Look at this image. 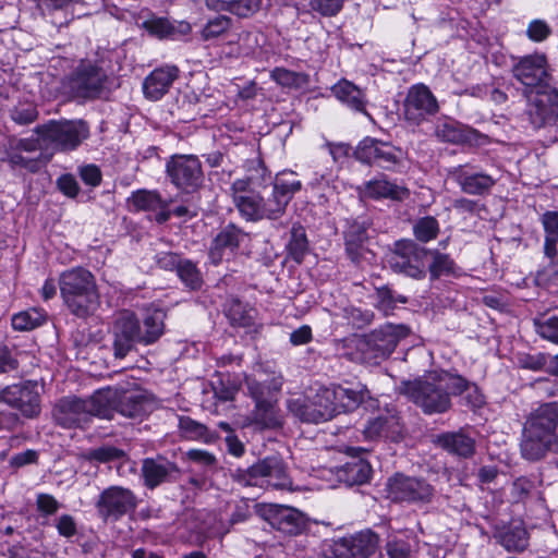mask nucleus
I'll return each instance as SVG.
<instances>
[{"mask_svg":"<svg viewBox=\"0 0 558 558\" xmlns=\"http://www.w3.org/2000/svg\"><path fill=\"white\" fill-rule=\"evenodd\" d=\"M258 175L238 179L231 184L233 203L247 221L280 220L302 183L293 172L281 173L272 179L264 166L256 169Z\"/></svg>","mask_w":558,"mask_h":558,"instance_id":"1","label":"nucleus"},{"mask_svg":"<svg viewBox=\"0 0 558 558\" xmlns=\"http://www.w3.org/2000/svg\"><path fill=\"white\" fill-rule=\"evenodd\" d=\"M166 313L156 310L147 314L141 325L137 316L124 311L114 319L110 335L113 356L122 360L130 352L136 350L137 344L148 345L155 343L165 331Z\"/></svg>","mask_w":558,"mask_h":558,"instance_id":"2","label":"nucleus"},{"mask_svg":"<svg viewBox=\"0 0 558 558\" xmlns=\"http://www.w3.org/2000/svg\"><path fill=\"white\" fill-rule=\"evenodd\" d=\"M548 452L558 453V403L539 405L523 425L521 457L530 462L543 460Z\"/></svg>","mask_w":558,"mask_h":558,"instance_id":"3","label":"nucleus"},{"mask_svg":"<svg viewBox=\"0 0 558 558\" xmlns=\"http://www.w3.org/2000/svg\"><path fill=\"white\" fill-rule=\"evenodd\" d=\"M109 74L104 57L82 59L63 78L66 95L77 102L94 101L108 96Z\"/></svg>","mask_w":558,"mask_h":558,"instance_id":"4","label":"nucleus"},{"mask_svg":"<svg viewBox=\"0 0 558 558\" xmlns=\"http://www.w3.org/2000/svg\"><path fill=\"white\" fill-rule=\"evenodd\" d=\"M410 335L405 325L387 323L356 338L355 349L363 363L377 365L388 359L401 340Z\"/></svg>","mask_w":558,"mask_h":558,"instance_id":"5","label":"nucleus"},{"mask_svg":"<svg viewBox=\"0 0 558 558\" xmlns=\"http://www.w3.org/2000/svg\"><path fill=\"white\" fill-rule=\"evenodd\" d=\"M397 390L428 415L446 413L452 407L450 393H447L437 376L402 380Z\"/></svg>","mask_w":558,"mask_h":558,"instance_id":"6","label":"nucleus"},{"mask_svg":"<svg viewBox=\"0 0 558 558\" xmlns=\"http://www.w3.org/2000/svg\"><path fill=\"white\" fill-rule=\"evenodd\" d=\"M230 477L243 486L266 484L276 489H286L291 485L286 463L278 456L266 457L246 469H230Z\"/></svg>","mask_w":558,"mask_h":558,"instance_id":"7","label":"nucleus"},{"mask_svg":"<svg viewBox=\"0 0 558 558\" xmlns=\"http://www.w3.org/2000/svg\"><path fill=\"white\" fill-rule=\"evenodd\" d=\"M105 396L97 393L89 399L63 398L53 411L58 425L65 428H85L93 416L109 417Z\"/></svg>","mask_w":558,"mask_h":558,"instance_id":"8","label":"nucleus"},{"mask_svg":"<svg viewBox=\"0 0 558 558\" xmlns=\"http://www.w3.org/2000/svg\"><path fill=\"white\" fill-rule=\"evenodd\" d=\"M526 108L524 114L535 129L554 131L553 141H558V89L545 86L541 89H525Z\"/></svg>","mask_w":558,"mask_h":558,"instance_id":"9","label":"nucleus"},{"mask_svg":"<svg viewBox=\"0 0 558 558\" xmlns=\"http://www.w3.org/2000/svg\"><path fill=\"white\" fill-rule=\"evenodd\" d=\"M43 137L46 148L61 151L77 148L89 136V126L83 120H51L34 129Z\"/></svg>","mask_w":558,"mask_h":558,"instance_id":"10","label":"nucleus"},{"mask_svg":"<svg viewBox=\"0 0 558 558\" xmlns=\"http://www.w3.org/2000/svg\"><path fill=\"white\" fill-rule=\"evenodd\" d=\"M388 497L400 504L428 505L434 500L435 487L424 477L395 473L387 480Z\"/></svg>","mask_w":558,"mask_h":558,"instance_id":"11","label":"nucleus"},{"mask_svg":"<svg viewBox=\"0 0 558 558\" xmlns=\"http://www.w3.org/2000/svg\"><path fill=\"white\" fill-rule=\"evenodd\" d=\"M428 257L429 250L412 240H399L393 244L388 263L397 274H403L413 279H423L426 276Z\"/></svg>","mask_w":558,"mask_h":558,"instance_id":"12","label":"nucleus"},{"mask_svg":"<svg viewBox=\"0 0 558 558\" xmlns=\"http://www.w3.org/2000/svg\"><path fill=\"white\" fill-rule=\"evenodd\" d=\"M166 174L185 194L196 193L204 183L202 162L195 155H172L166 162Z\"/></svg>","mask_w":558,"mask_h":558,"instance_id":"13","label":"nucleus"},{"mask_svg":"<svg viewBox=\"0 0 558 558\" xmlns=\"http://www.w3.org/2000/svg\"><path fill=\"white\" fill-rule=\"evenodd\" d=\"M257 514L278 532L298 536L310 530V518L299 509L278 504L257 505Z\"/></svg>","mask_w":558,"mask_h":558,"instance_id":"14","label":"nucleus"},{"mask_svg":"<svg viewBox=\"0 0 558 558\" xmlns=\"http://www.w3.org/2000/svg\"><path fill=\"white\" fill-rule=\"evenodd\" d=\"M289 411L305 423L318 424L337 415L329 387L319 388L313 397L291 400Z\"/></svg>","mask_w":558,"mask_h":558,"instance_id":"15","label":"nucleus"},{"mask_svg":"<svg viewBox=\"0 0 558 558\" xmlns=\"http://www.w3.org/2000/svg\"><path fill=\"white\" fill-rule=\"evenodd\" d=\"M374 232L373 219L367 215L347 220L343 231L344 248L353 264L361 265L372 254L368 244Z\"/></svg>","mask_w":558,"mask_h":558,"instance_id":"16","label":"nucleus"},{"mask_svg":"<svg viewBox=\"0 0 558 558\" xmlns=\"http://www.w3.org/2000/svg\"><path fill=\"white\" fill-rule=\"evenodd\" d=\"M403 118L409 125L418 126L439 112V104L424 84L411 86L403 100Z\"/></svg>","mask_w":558,"mask_h":558,"instance_id":"17","label":"nucleus"},{"mask_svg":"<svg viewBox=\"0 0 558 558\" xmlns=\"http://www.w3.org/2000/svg\"><path fill=\"white\" fill-rule=\"evenodd\" d=\"M138 500L130 488L112 485L105 488L95 504L99 518L104 521H118L128 513L134 512Z\"/></svg>","mask_w":558,"mask_h":558,"instance_id":"18","label":"nucleus"},{"mask_svg":"<svg viewBox=\"0 0 558 558\" xmlns=\"http://www.w3.org/2000/svg\"><path fill=\"white\" fill-rule=\"evenodd\" d=\"M0 403L19 411L25 418H36L41 411L38 384L26 380L7 386L0 391Z\"/></svg>","mask_w":558,"mask_h":558,"instance_id":"19","label":"nucleus"},{"mask_svg":"<svg viewBox=\"0 0 558 558\" xmlns=\"http://www.w3.org/2000/svg\"><path fill=\"white\" fill-rule=\"evenodd\" d=\"M401 148L374 137L363 138L353 150V157L368 166L392 169L401 160Z\"/></svg>","mask_w":558,"mask_h":558,"instance_id":"20","label":"nucleus"},{"mask_svg":"<svg viewBox=\"0 0 558 558\" xmlns=\"http://www.w3.org/2000/svg\"><path fill=\"white\" fill-rule=\"evenodd\" d=\"M512 73L526 89L550 86L549 64L545 53L535 52L519 58L512 66Z\"/></svg>","mask_w":558,"mask_h":558,"instance_id":"21","label":"nucleus"},{"mask_svg":"<svg viewBox=\"0 0 558 558\" xmlns=\"http://www.w3.org/2000/svg\"><path fill=\"white\" fill-rule=\"evenodd\" d=\"M141 477L147 489H155L165 484L175 483L181 477V470L175 462L158 454L142 460Z\"/></svg>","mask_w":558,"mask_h":558,"instance_id":"22","label":"nucleus"},{"mask_svg":"<svg viewBox=\"0 0 558 558\" xmlns=\"http://www.w3.org/2000/svg\"><path fill=\"white\" fill-rule=\"evenodd\" d=\"M379 537L367 530L341 537L331 545L332 558H368L377 549Z\"/></svg>","mask_w":558,"mask_h":558,"instance_id":"23","label":"nucleus"},{"mask_svg":"<svg viewBox=\"0 0 558 558\" xmlns=\"http://www.w3.org/2000/svg\"><path fill=\"white\" fill-rule=\"evenodd\" d=\"M450 174L463 193L476 196L490 194L498 181V178L493 174L483 172L469 163L454 167Z\"/></svg>","mask_w":558,"mask_h":558,"instance_id":"24","label":"nucleus"},{"mask_svg":"<svg viewBox=\"0 0 558 558\" xmlns=\"http://www.w3.org/2000/svg\"><path fill=\"white\" fill-rule=\"evenodd\" d=\"M493 538L509 553H522L530 544V534L523 521H499L493 525Z\"/></svg>","mask_w":558,"mask_h":558,"instance_id":"25","label":"nucleus"},{"mask_svg":"<svg viewBox=\"0 0 558 558\" xmlns=\"http://www.w3.org/2000/svg\"><path fill=\"white\" fill-rule=\"evenodd\" d=\"M434 445L461 460L472 459L476 453V440L466 428L444 432L435 436Z\"/></svg>","mask_w":558,"mask_h":558,"instance_id":"26","label":"nucleus"},{"mask_svg":"<svg viewBox=\"0 0 558 558\" xmlns=\"http://www.w3.org/2000/svg\"><path fill=\"white\" fill-rule=\"evenodd\" d=\"M244 385L250 398L255 404L278 400L282 387V377L272 373L268 376L265 372L245 376Z\"/></svg>","mask_w":558,"mask_h":558,"instance_id":"27","label":"nucleus"},{"mask_svg":"<svg viewBox=\"0 0 558 558\" xmlns=\"http://www.w3.org/2000/svg\"><path fill=\"white\" fill-rule=\"evenodd\" d=\"M363 433L369 440L385 439L398 442L403 437V425L396 412L387 411L385 414L371 418Z\"/></svg>","mask_w":558,"mask_h":558,"instance_id":"28","label":"nucleus"},{"mask_svg":"<svg viewBox=\"0 0 558 558\" xmlns=\"http://www.w3.org/2000/svg\"><path fill=\"white\" fill-rule=\"evenodd\" d=\"M179 74L180 70L177 65H165L155 69L143 82L145 97L154 101L161 99L179 77Z\"/></svg>","mask_w":558,"mask_h":558,"instance_id":"29","label":"nucleus"},{"mask_svg":"<svg viewBox=\"0 0 558 558\" xmlns=\"http://www.w3.org/2000/svg\"><path fill=\"white\" fill-rule=\"evenodd\" d=\"M435 135L441 142L450 144L477 143L481 134L473 128L464 125L453 119H439L435 126Z\"/></svg>","mask_w":558,"mask_h":558,"instance_id":"30","label":"nucleus"},{"mask_svg":"<svg viewBox=\"0 0 558 558\" xmlns=\"http://www.w3.org/2000/svg\"><path fill=\"white\" fill-rule=\"evenodd\" d=\"M59 286L63 300L97 289L95 277L83 267L64 271L60 276Z\"/></svg>","mask_w":558,"mask_h":558,"instance_id":"31","label":"nucleus"},{"mask_svg":"<svg viewBox=\"0 0 558 558\" xmlns=\"http://www.w3.org/2000/svg\"><path fill=\"white\" fill-rule=\"evenodd\" d=\"M245 236L246 233L234 223H228L222 227L214 238L209 248L211 262L218 264L221 262L226 251L230 253L236 251Z\"/></svg>","mask_w":558,"mask_h":558,"instance_id":"32","label":"nucleus"},{"mask_svg":"<svg viewBox=\"0 0 558 558\" xmlns=\"http://www.w3.org/2000/svg\"><path fill=\"white\" fill-rule=\"evenodd\" d=\"M82 459L92 464L118 462L117 471L119 473L125 463H132L130 470L131 472H135V462L131 461L129 453L122 448L111 444H104L84 451Z\"/></svg>","mask_w":558,"mask_h":558,"instance_id":"33","label":"nucleus"},{"mask_svg":"<svg viewBox=\"0 0 558 558\" xmlns=\"http://www.w3.org/2000/svg\"><path fill=\"white\" fill-rule=\"evenodd\" d=\"M372 473L369 462L361 457H351L350 461L336 469L339 482L347 486H360L368 483Z\"/></svg>","mask_w":558,"mask_h":558,"instance_id":"34","label":"nucleus"},{"mask_svg":"<svg viewBox=\"0 0 558 558\" xmlns=\"http://www.w3.org/2000/svg\"><path fill=\"white\" fill-rule=\"evenodd\" d=\"M363 193L364 196L372 199L389 198L397 202H402L410 196L408 187L387 180L384 174L365 182Z\"/></svg>","mask_w":558,"mask_h":558,"instance_id":"35","label":"nucleus"},{"mask_svg":"<svg viewBox=\"0 0 558 558\" xmlns=\"http://www.w3.org/2000/svg\"><path fill=\"white\" fill-rule=\"evenodd\" d=\"M225 314L234 327L247 328L248 332L257 333L262 325L255 324L256 310L250 307L238 298L229 299L225 304Z\"/></svg>","mask_w":558,"mask_h":558,"instance_id":"36","label":"nucleus"},{"mask_svg":"<svg viewBox=\"0 0 558 558\" xmlns=\"http://www.w3.org/2000/svg\"><path fill=\"white\" fill-rule=\"evenodd\" d=\"M336 413L341 411H353L369 397V391L363 385H356L354 388H347L340 385L329 387Z\"/></svg>","mask_w":558,"mask_h":558,"instance_id":"37","label":"nucleus"},{"mask_svg":"<svg viewBox=\"0 0 558 558\" xmlns=\"http://www.w3.org/2000/svg\"><path fill=\"white\" fill-rule=\"evenodd\" d=\"M331 92L340 102L350 109L368 116L366 111L367 99L365 93L350 81H339L332 86Z\"/></svg>","mask_w":558,"mask_h":558,"instance_id":"38","label":"nucleus"},{"mask_svg":"<svg viewBox=\"0 0 558 558\" xmlns=\"http://www.w3.org/2000/svg\"><path fill=\"white\" fill-rule=\"evenodd\" d=\"M142 27L159 39L174 38L177 35H186L191 32V25L187 22L172 23L167 17L157 16L144 21Z\"/></svg>","mask_w":558,"mask_h":558,"instance_id":"39","label":"nucleus"},{"mask_svg":"<svg viewBox=\"0 0 558 558\" xmlns=\"http://www.w3.org/2000/svg\"><path fill=\"white\" fill-rule=\"evenodd\" d=\"M543 480H533L529 476L517 477L510 488V496L514 504H525L530 500H535L541 504L545 502L543 493L538 489L542 486Z\"/></svg>","mask_w":558,"mask_h":558,"instance_id":"40","label":"nucleus"},{"mask_svg":"<svg viewBox=\"0 0 558 558\" xmlns=\"http://www.w3.org/2000/svg\"><path fill=\"white\" fill-rule=\"evenodd\" d=\"M251 422L259 429H275L282 426V416L278 400L255 404L251 412Z\"/></svg>","mask_w":558,"mask_h":558,"instance_id":"41","label":"nucleus"},{"mask_svg":"<svg viewBox=\"0 0 558 558\" xmlns=\"http://www.w3.org/2000/svg\"><path fill=\"white\" fill-rule=\"evenodd\" d=\"M63 301L70 312L80 318H86L93 315L100 304L97 289L64 299Z\"/></svg>","mask_w":558,"mask_h":558,"instance_id":"42","label":"nucleus"},{"mask_svg":"<svg viewBox=\"0 0 558 558\" xmlns=\"http://www.w3.org/2000/svg\"><path fill=\"white\" fill-rule=\"evenodd\" d=\"M178 428L180 435L185 439L210 444L217 438L216 433L210 430L205 424L186 415L179 416Z\"/></svg>","mask_w":558,"mask_h":558,"instance_id":"43","label":"nucleus"},{"mask_svg":"<svg viewBox=\"0 0 558 558\" xmlns=\"http://www.w3.org/2000/svg\"><path fill=\"white\" fill-rule=\"evenodd\" d=\"M147 400L137 391H125L118 397L116 410L130 418L141 417L146 412Z\"/></svg>","mask_w":558,"mask_h":558,"instance_id":"44","label":"nucleus"},{"mask_svg":"<svg viewBox=\"0 0 558 558\" xmlns=\"http://www.w3.org/2000/svg\"><path fill=\"white\" fill-rule=\"evenodd\" d=\"M288 256L301 264L310 250L306 231L300 223H294L290 230V236L286 244Z\"/></svg>","mask_w":558,"mask_h":558,"instance_id":"45","label":"nucleus"},{"mask_svg":"<svg viewBox=\"0 0 558 558\" xmlns=\"http://www.w3.org/2000/svg\"><path fill=\"white\" fill-rule=\"evenodd\" d=\"M128 203L135 210L155 211L159 207H165L167 201L163 199L158 191L137 190L128 198Z\"/></svg>","mask_w":558,"mask_h":558,"instance_id":"46","label":"nucleus"},{"mask_svg":"<svg viewBox=\"0 0 558 558\" xmlns=\"http://www.w3.org/2000/svg\"><path fill=\"white\" fill-rule=\"evenodd\" d=\"M271 80L284 88L303 89L310 84V75L304 72H295L286 68H275L270 73Z\"/></svg>","mask_w":558,"mask_h":558,"instance_id":"47","label":"nucleus"},{"mask_svg":"<svg viewBox=\"0 0 558 558\" xmlns=\"http://www.w3.org/2000/svg\"><path fill=\"white\" fill-rule=\"evenodd\" d=\"M177 275L184 284L191 291H198L204 284V279L197 265L191 259L184 258L177 270Z\"/></svg>","mask_w":558,"mask_h":558,"instance_id":"48","label":"nucleus"},{"mask_svg":"<svg viewBox=\"0 0 558 558\" xmlns=\"http://www.w3.org/2000/svg\"><path fill=\"white\" fill-rule=\"evenodd\" d=\"M45 319L46 315L41 311L29 308L14 314L11 318V325L15 330L27 331L43 325Z\"/></svg>","mask_w":558,"mask_h":558,"instance_id":"49","label":"nucleus"},{"mask_svg":"<svg viewBox=\"0 0 558 558\" xmlns=\"http://www.w3.org/2000/svg\"><path fill=\"white\" fill-rule=\"evenodd\" d=\"M557 242L558 238L545 236L544 253L550 262L546 267L537 271L536 279L539 281H549L558 275V259H555L558 254Z\"/></svg>","mask_w":558,"mask_h":558,"instance_id":"50","label":"nucleus"},{"mask_svg":"<svg viewBox=\"0 0 558 558\" xmlns=\"http://www.w3.org/2000/svg\"><path fill=\"white\" fill-rule=\"evenodd\" d=\"M210 386L215 397L220 401L233 400L238 392L236 385L230 380L229 374L216 373L213 375Z\"/></svg>","mask_w":558,"mask_h":558,"instance_id":"51","label":"nucleus"},{"mask_svg":"<svg viewBox=\"0 0 558 558\" xmlns=\"http://www.w3.org/2000/svg\"><path fill=\"white\" fill-rule=\"evenodd\" d=\"M430 263L428 265V271L432 280H436L441 276H448L452 272L454 262L453 259L445 253H440L439 251H429Z\"/></svg>","mask_w":558,"mask_h":558,"instance_id":"52","label":"nucleus"},{"mask_svg":"<svg viewBox=\"0 0 558 558\" xmlns=\"http://www.w3.org/2000/svg\"><path fill=\"white\" fill-rule=\"evenodd\" d=\"M534 327L543 339L558 344V313L550 316L542 315L535 318Z\"/></svg>","mask_w":558,"mask_h":558,"instance_id":"53","label":"nucleus"},{"mask_svg":"<svg viewBox=\"0 0 558 558\" xmlns=\"http://www.w3.org/2000/svg\"><path fill=\"white\" fill-rule=\"evenodd\" d=\"M413 233L417 241L426 243L437 238L439 223L435 217L420 218L413 226Z\"/></svg>","mask_w":558,"mask_h":558,"instance_id":"54","label":"nucleus"},{"mask_svg":"<svg viewBox=\"0 0 558 558\" xmlns=\"http://www.w3.org/2000/svg\"><path fill=\"white\" fill-rule=\"evenodd\" d=\"M437 378L447 393H450V397L464 395L470 383V380L462 375L452 372H444L441 375L437 376Z\"/></svg>","mask_w":558,"mask_h":558,"instance_id":"55","label":"nucleus"},{"mask_svg":"<svg viewBox=\"0 0 558 558\" xmlns=\"http://www.w3.org/2000/svg\"><path fill=\"white\" fill-rule=\"evenodd\" d=\"M231 26L232 20L229 16L218 15L205 24L201 36L204 40H213L227 33Z\"/></svg>","mask_w":558,"mask_h":558,"instance_id":"56","label":"nucleus"},{"mask_svg":"<svg viewBox=\"0 0 558 558\" xmlns=\"http://www.w3.org/2000/svg\"><path fill=\"white\" fill-rule=\"evenodd\" d=\"M342 316L349 325L356 329H362L371 325L375 317L372 311L355 306L344 307Z\"/></svg>","mask_w":558,"mask_h":558,"instance_id":"57","label":"nucleus"},{"mask_svg":"<svg viewBox=\"0 0 558 558\" xmlns=\"http://www.w3.org/2000/svg\"><path fill=\"white\" fill-rule=\"evenodd\" d=\"M389 558H410L413 553L409 538L392 537L385 545Z\"/></svg>","mask_w":558,"mask_h":558,"instance_id":"58","label":"nucleus"},{"mask_svg":"<svg viewBox=\"0 0 558 558\" xmlns=\"http://www.w3.org/2000/svg\"><path fill=\"white\" fill-rule=\"evenodd\" d=\"M550 355L547 353H535V354H522L519 357V365L522 368L530 369V371H546L548 363H549Z\"/></svg>","mask_w":558,"mask_h":558,"instance_id":"59","label":"nucleus"},{"mask_svg":"<svg viewBox=\"0 0 558 558\" xmlns=\"http://www.w3.org/2000/svg\"><path fill=\"white\" fill-rule=\"evenodd\" d=\"M263 0H231L230 13L246 19L255 14L262 7Z\"/></svg>","mask_w":558,"mask_h":558,"instance_id":"60","label":"nucleus"},{"mask_svg":"<svg viewBox=\"0 0 558 558\" xmlns=\"http://www.w3.org/2000/svg\"><path fill=\"white\" fill-rule=\"evenodd\" d=\"M61 508V504L50 494L40 493L36 496V509L41 517L56 514Z\"/></svg>","mask_w":558,"mask_h":558,"instance_id":"61","label":"nucleus"},{"mask_svg":"<svg viewBox=\"0 0 558 558\" xmlns=\"http://www.w3.org/2000/svg\"><path fill=\"white\" fill-rule=\"evenodd\" d=\"M551 35L550 26L544 20H533L526 27V36L530 40L542 43Z\"/></svg>","mask_w":558,"mask_h":558,"instance_id":"62","label":"nucleus"},{"mask_svg":"<svg viewBox=\"0 0 558 558\" xmlns=\"http://www.w3.org/2000/svg\"><path fill=\"white\" fill-rule=\"evenodd\" d=\"M38 110L33 105L15 107L11 111L12 120L20 125H28L38 119Z\"/></svg>","mask_w":558,"mask_h":558,"instance_id":"63","label":"nucleus"},{"mask_svg":"<svg viewBox=\"0 0 558 558\" xmlns=\"http://www.w3.org/2000/svg\"><path fill=\"white\" fill-rule=\"evenodd\" d=\"M343 0H311L310 7L323 16H335L342 9Z\"/></svg>","mask_w":558,"mask_h":558,"instance_id":"64","label":"nucleus"}]
</instances>
